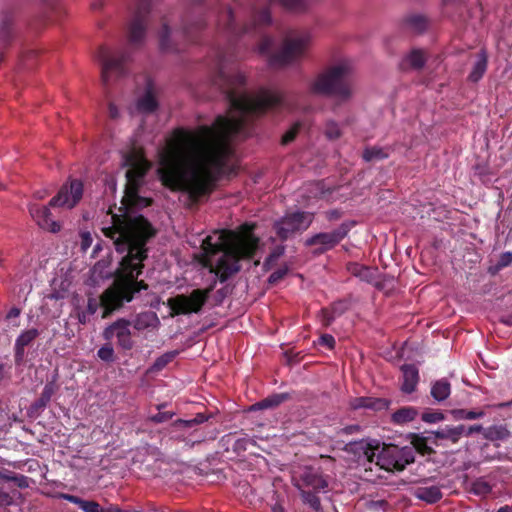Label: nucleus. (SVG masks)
I'll use <instances>...</instances> for the list:
<instances>
[{"instance_id": "c85d7f7f", "label": "nucleus", "mask_w": 512, "mask_h": 512, "mask_svg": "<svg viewBox=\"0 0 512 512\" xmlns=\"http://www.w3.org/2000/svg\"><path fill=\"white\" fill-rule=\"evenodd\" d=\"M488 66V56L485 50H481L477 54V61L473 65L471 72L468 75V80L477 83L485 74Z\"/></svg>"}, {"instance_id": "473e14b6", "label": "nucleus", "mask_w": 512, "mask_h": 512, "mask_svg": "<svg viewBox=\"0 0 512 512\" xmlns=\"http://www.w3.org/2000/svg\"><path fill=\"white\" fill-rule=\"evenodd\" d=\"M63 499L78 505L81 510L84 512H101V506L98 502L93 500H84L78 496L72 494H63Z\"/></svg>"}, {"instance_id": "7c9ffc66", "label": "nucleus", "mask_w": 512, "mask_h": 512, "mask_svg": "<svg viewBox=\"0 0 512 512\" xmlns=\"http://www.w3.org/2000/svg\"><path fill=\"white\" fill-rule=\"evenodd\" d=\"M159 46L165 52H180L182 50L171 39V30L166 22H163L162 28L159 32Z\"/></svg>"}, {"instance_id": "7ed1b4c3", "label": "nucleus", "mask_w": 512, "mask_h": 512, "mask_svg": "<svg viewBox=\"0 0 512 512\" xmlns=\"http://www.w3.org/2000/svg\"><path fill=\"white\" fill-rule=\"evenodd\" d=\"M255 228V223L245 222L238 230L228 233V247L224 249L216 265H210V272L214 273L221 283L240 271L241 260H250L256 255L260 240L254 234Z\"/></svg>"}, {"instance_id": "412c9836", "label": "nucleus", "mask_w": 512, "mask_h": 512, "mask_svg": "<svg viewBox=\"0 0 512 512\" xmlns=\"http://www.w3.org/2000/svg\"><path fill=\"white\" fill-rule=\"evenodd\" d=\"M231 230H222L217 236V240L213 241L212 236H207L203 239L201 248L206 256H212L219 252H223L228 247V233Z\"/></svg>"}, {"instance_id": "39448f33", "label": "nucleus", "mask_w": 512, "mask_h": 512, "mask_svg": "<svg viewBox=\"0 0 512 512\" xmlns=\"http://www.w3.org/2000/svg\"><path fill=\"white\" fill-rule=\"evenodd\" d=\"M82 196L83 183L78 179H73L60 188L58 193L49 201L48 206L33 204L30 206L29 212L41 229L57 233L61 230V224L51 219L49 207H65L72 209L78 204Z\"/></svg>"}, {"instance_id": "338daca9", "label": "nucleus", "mask_w": 512, "mask_h": 512, "mask_svg": "<svg viewBox=\"0 0 512 512\" xmlns=\"http://www.w3.org/2000/svg\"><path fill=\"white\" fill-rule=\"evenodd\" d=\"M361 429V427L359 425H348L346 427H344L341 432L343 434H347V435H350V434H354V433H357L359 432Z\"/></svg>"}, {"instance_id": "052dcab7", "label": "nucleus", "mask_w": 512, "mask_h": 512, "mask_svg": "<svg viewBox=\"0 0 512 512\" xmlns=\"http://www.w3.org/2000/svg\"><path fill=\"white\" fill-rule=\"evenodd\" d=\"M483 430V426L480 424H475L468 427L464 425L463 436L469 437L475 433H480Z\"/></svg>"}, {"instance_id": "c03bdc74", "label": "nucleus", "mask_w": 512, "mask_h": 512, "mask_svg": "<svg viewBox=\"0 0 512 512\" xmlns=\"http://www.w3.org/2000/svg\"><path fill=\"white\" fill-rule=\"evenodd\" d=\"M509 436V431L503 426H491L484 430V437L487 440H503Z\"/></svg>"}, {"instance_id": "ea45409f", "label": "nucleus", "mask_w": 512, "mask_h": 512, "mask_svg": "<svg viewBox=\"0 0 512 512\" xmlns=\"http://www.w3.org/2000/svg\"><path fill=\"white\" fill-rule=\"evenodd\" d=\"M137 107L141 112L145 113H152L157 109V100L150 90H147L144 96L138 100Z\"/></svg>"}, {"instance_id": "423d86ee", "label": "nucleus", "mask_w": 512, "mask_h": 512, "mask_svg": "<svg viewBox=\"0 0 512 512\" xmlns=\"http://www.w3.org/2000/svg\"><path fill=\"white\" fill-rule=\"evenodd\" d=\"M82 196L83 183L78 179H73L60 188L58 193L49 201L48 206L33 204L30 206L29 212L41 229L57 233L61 230V224L51 219L49 207H65L72 209L78 204Z\"/></svg>"}, {"instance_id": "f8f14e48", "label": "nucleus", "mask_w": 512, "mask_h": 512, "mask_svg": "<svg viewBox=\"0 0 512 512\" xmlns=\"http://www.w3.org/2000/svg\"><path fill=\"white\" fill-rule=\"evenodd\" d=\"M414 462V451L412 448L397 445H384L377 454L376 464L388 472L403 471L407 465Z\"/></svg>"}, {"instance_id": "69168bd1", "label": "nucleus", "mask_w": 512, "mask_h": 512, "mask_svg": "<svg viewBox=\"0 0 512 512\" xmlns=\"http://www.w3.org/2000/svg\"><path fill=\"white\" fill-rule=\"evenodd\" d=\"M285 354H286V356L288 358V362L290 364L298 363L300 361V359H301L299 352L294 353L292 351H287Z\"/></svg>"}, {"instance_id": "393cba45", "label": "nucleus", "mask_w": 512, "mask_h": 512, "mask_svg": "<svg viewBox=\"0 0 512 512\" xmlns=\"http://www.w3.org/2000/svg\"><path fill=\"white\" fill-rule=\"evenodd\" d=\"M464 425L460 424L457 426L445 425L438 430H436L434 434V440L431 443L436 444L437 439L447 440L452 444H456L463 437Z\"/></svg>"}, {"instance_id": "a878e982", "label": "nucleus", "mask_w": 512, "mask_h": 512, "mask_svg": "<svg viewBox=\"0 0 512 512\" xmlns=\"http://www.w3.org/2000/svg\"><path fill=\"white\" fill-rule=\"evenodd\" d=\"M13 22L12 12L4 11L0 14V45L3 47H7L13 39Z\"/></svg>"}, {"instance_id": "6e6552de", "label": "nucleus", "mask_w": 512, "mask_h": 512, "mask_svg": "<svg viewBox=\"0 0 512 512\" xmlns=\"http://www.w3.org/2000/svg\"><path fill=\"white\" fill-rule=\"evenodd\" d=\"M310 36L308 33H298L287 36L281 49L276 53H271L274 46V39L269 36H263L258 50L259 53L269 56V65L273 67H283L300 60L309 45Z\"/></svg>"}, {"instance_id": "3c124183", "label": "nucleus", "mask_w": 512, "mask_h": 512, "mask_svg": "<svg viewBox=\"0 0 512 512\" xmlns=\"http://www.w3.org/2000/svg\"><path fill=\"white\" fill-rule=\"evenodd\" d=\"M249 445H255V441L252 439H249L247 437L239 438V439L234 440V442L232 444V450L235 453L240 454V453L246 451L248 449Z\"/></svg>"}, {"instance_id": "f257e3e1", "label": "nucleus", "mask_w": 512, "mask_h": 512, "mask_svg": "<svg viewBox=\"0 0 512 512\" xmlns=\"http://www.w3.org/2000/svg\"><path fill=\"white\" fill-rule=\"evenodd\" d=\"M230 52L218 53V70L212 85L228 102L231 115H218L212 125L196 129L179 127L160 152L158 176L173 192H185L193 203L211 194L231 153L233 136L246 135L253 118L281 108L292 110L284 93L260 88L256 95L246 92V77L237 71L227 74L223 64Z\"/></svg>"}, {"instance_id": "49530a36", "label": "nucleus", "mask_w": 512, "mask_h": 512, "mask_svg": "<svg viewBox=\"0 0 512 512\" xmlns=\"http://www.w3.org/2000/svg\"><path fill=\"white\" fill-rule=\"evenodd\" d=\"M324 134L329 140H337L342 136V131L336 121L328 120L325 124Z\"/></svg>"}, {"instance_id": "5701e85b", "label": "nucleus", "mask_w": 512, "mask_h": 512, "mask_svg": "<svg viewBox=\"0 0 512 512\" xmlns=\"http://www.w3.org/2000/svg\"><path fill=\"white\" fill-rule=\"evenodd\" d=\"M390 401L385 398L377 397H357L351 402L353 409H369L372 411H382L388 409Z\"/></svg>"}, {"instance_id": "a18cd8bd", "label": "nucleus", "mask_w": 512, "mask_h": 512, "mask_svg": "<svg viewBox=\"0 0 512 512\" xmlns=\"http://www.w3.org/2000/svg\"><path fill=\"white\" fill-rule=\"evenodd\" d=\"M405 23L412 30L420 33L427 28V19L422 15H411L405 19Z\"/></svg>"}, {"instance_id": "4d7b16f0", "label": "nucleus", "mask_w": 512, "mask_h": 512, "mask_svg": "<svg viewBox=\"0 0 512 512\" xmlns=\"http://www.w3.org/2000/svg\"><path fill=\"white\" fill-rule=\"evenodd\" d=\"M512 264V252H504L500 255L499 260L495 266L497 270H501Z\"/></svg>"}, {"instance_id": "603ef678", "label": "nucleus", "mask_w": 512, "mask_h": 512, "mask_svg": "<svg viewBox=\"0 0 512 512\" xmlns=\"http://www.w3.org/2000/svg\"><path fill=\"white\" fill-rule=\"evenodd\" d=\"M444 418L443 413L436 410H427L421 415L422 421L426 423H437L444 420Z\"/></svg>"}, {"instance_id": "72a5a7b5", "label": "nucleus", "mask_w": 512, "mask_h": 512, "mask_svg": "<svg viewBox=\"0 0 512 512\" xmlns=\"http://www.w3.org/2000/svg\"><path fill=\"white\" fill-rule=\"evenodd\" d=\"M417 415L418 411L415 407L406 406L395 411L391 416V420L394 424L401 425L414 420Z\"/></svg>"}, {"instance_id": "bb28decb", "label": "nucleus", "mask_w": 512, "mask_h": 512, "mask_svg": "<svg viewBox=\"0 0 512 512\" xmlns=\"http://www.w3.org/2000/svg\"><path fill=\"white\" fill-rule=\"evenodd\" d=\"M291 398L289 393H275L272 394L265 399L253 404L250 407L251 411L263 410L268 408H275L282 404L283 402L289 400Z\"/></svg>"}, {"instance_id": "f03ea898", "label": "nucleus", "mask_w": 512, "mask_h": 512, "mask_svg": "<svg viewBox=\"0 0 512 512\" xmlns=\"http://www.w3.org/2000/svg\"><path fill=\"white\" fill-rule=\"evenodd\" d=\"M127 183L122 199V214L112 215V225L104 227L105 237L113 240L115 250L125 254L116 272L114 283L100 297L103 308L102 318L120 309L124 303L131 302L138 293L149 288L144 280H138L144 269V261L148 258V242L156 234V228L151 222L135 211L148 207L152 199L139 195V189L150 169V163L142 150L133 148L124 157Z\"/></svg>"}, {"instance_id": "9d476101", "label": "nucleus", "mask_w": 512, "mask_h": 512, "mask_svg": "<svg viewBox=\"0 0 512 512\" xmlns=\"http://www.w3.org/2000/svg\"><path fill=\"white\" fill-rule=\"evenodd\" d=\"M216 286L214 280L209 287L205 289H194L188 295L178 294L167 300V306L171 310L172 317L179 315L198 314L202 311L204 305L208 301L212 291Z\"/></svg>"}, {"instance_id": "9b49d317", "label": "nucleus", "mask_w": 512, "mask_h": 512, "mask_svg": "<svg viewBox=\"0 0 512 512\" xmlns=\"http://www.w3.org/2000/svg\"><path fill=\"white\" fill-rule=\"evenodd\" d=\"M151 0H135V11L127 27V40L130 47L144 44L149 23Z\"/></svg>"}, {"instance_id": "c9c22d12", "label": "nucleus", "mask_w": 512, "mask_h": 512, "mask_svg": "<svg viewBox=\"0 0 512 512\" xmlns=\"http://www.w3.org/2000/svg\"><path fill=\"white\" fill-rule=\"evenodd\" d=\"M304 505L308 506L314 512H321L322 505L319 497L323 491H299Z\"/></svg>"}, {"instance_id": "b1692460", "label": "nucleus", "mask_w": 512, "mask_h": 512, "mask_svg": "<svg viewBox=\"0 0 512 512\" xmlns=\"http://www.w3.org/2000/svg\"><path fill=\"white\" fill-rule=\"evenodd\" d=\"M131 325L137 331L156 329L160 325V320L155 312L145 311L137 314L131 321Z\"/></svg>"}, {"instance_id": "13d9d810", "label": "nucleus", "mask_w": 512, "mask_h": 512, "mask_svg": "<svg viewBox=\"0 0 512 512\" xmlns=\"http://www.w3.org/2000/svg\"><path fill=\"white\" fill-rule=\"evenodd\" d=\"M319 345L327 347L328 349L332 350L335 347L336 341L335 338L330 334H323L320 336Z\"/></svg>"}, {"instance_id": "0eeeda50", "label": "nucleus", "mask_w": 512, "mask_h": 512, "mask_svg": "<svg viewBox=\"0 0 512 512\" xmlns=\"http://www.w3.org/2000/svg\"><path fill=\"white\" fill-rule=\"evenodd\" d=\"M351 68L347 63H340L320 73L310 84V92L317 95L335 96L340 101H348L352 96L349 80Z\"/></svg>"}, {"instance_id": "6e6d98bb", "label": "nucleus", "mask_w": 512, "mask_h": 512, "mask_svg": "<svg viewBox=\"0 0 512 512\" xmlns=\"http://www.w3.org/2000/svg\"><path fill=\"white\" fill-rule=\"evenodd\" d=\"M21 315V309L18 307H12L6 314L5 320L12 324L14 327L19 326V322L16 321Z\"/></svg>"}, {"instance_id": "f704fd0d", "label": "nucleus", "mask_w": 512, "mask_h": 512, "mask_svg": "<svg viewBox=\"0 0 512 512\" xmlns=\"http://www.w3.org/2000/svg\"><path fill=\"white\" fill-rule=\"evenodd\" d=\"M430 393L436 401H444L451 393V385L446 379L437 380L433 383Z\"/></svg>"}, {"instance_id": "6ab92c4d", "label": "nucleus", "mask_w": 512, "mask_h": 512, "mask_svg": "<svg viewBox=\"0 0 512 512\" xmlns=\"http://www.w3.org/2000/svg\"><path fill=\"white\" fill-rule=\"evenodd\" d=\"M39 335L40 332L38 329L30 328L22 331L16 338L14 344V359L16 364L23 362L25 357V348L32 345Z\"/></svg>"}, {"instance_id": "dca6fc26", "label": "nucleus", "mask_w": 512, "mask_h": 512, "mask_svg": "<svg viewBox=\"0 0 512 512\" xmlns=\"http://www.w3.org/2000/svg\"><path fill=\"white\" fill-rule=\"evenodd\" d=\"M130 326L131 321L119 318L104 329L103 338L107 341L116 338L117 346L122 350L129 351L135 345Z\"/></svg>"}, {"instance_id": "bf43d9fd", "label": "nucleus", "mask_w": 512, "mask_h": 512, "mask_svg": "<svg viewBox=\"0 0 512 512\" xmlns=\"http://www.w3.org/2000/svg\"><path fill=\"white\" fill-rule=\"evenodd\" d=\"M174 413L173 412H161L159 411L158 413H156L155 415H152L150 417V420L154 423H164L168 420H170L172 417H173Z\"/></svg>"}, {"instance_id": "58836bf2", "label": "nucleus", "mask_w": 512, "mask_h": 512, "mask_svg": "<svg viewBox=\"0 0 512 512\" xmlns=\"http://www.w3.org/2000/svg\"><path fill=\"white\" fill-rule=\"evenodd\" d=\"M347 270L352 275L360 278L363 281L370 282L372 280V270L367 266L356 262H350L347 264Z\"/></svg>"}, {"instance_id": "680f3d73", "label": "nucleus", "mask_w": 512, "mask_h": 512, "mask_svg": "<svg viewBox=\"0 0 512 512\" xmlns=\"http://www.w3.org/2000/svg\"><path fill=\"white\" fill-rule=\"evenodd\" d=\"M321 313L323 315V322L325 326H329L336 318V316L329 310V308H323Z\"/></svg>"}, {"instance_id": "09e8293b", "label": "nucleus", "mask_w": 512, "mask_h": 512, "mask_svg": "<svg viewBox=\"0 0 512 512\" xmlns=\"http://www.w3.org/2000/svg\"><path fill=\"white\" fill-rule=\"evenodd\" d=\"M301 129V123L296 122L294 123L282 136L281 144L287 145L295 140L297 134L299 133Z\"/></svg>"}, {"instance_id": "2f4dec72", "label": "nucleus", "mask_w": 512, "mask_h": 512, "mask_svg": "<svg viewBox=\"0 0 512 512\" xmlns=\"http://www.w3.org/2000/svg\"><path fill=\"white\" fill-rule=\"evenodd\" d=\"M415 495L418 499L430 504L438 502L443 496L438 486L419 487Z\"/></svg>"}, {"instance_id": "e2e57ef3", "label": "nucleus", "mask_w": 512, "mask_h": 512, "mask_svg": "<svg viewBox=\"0 0 512 512\" xmlns=\"http://www.w3.org/2000/svg\"><path fill=\"white\" fill-rule=\"evenodd\" d=\"M13 503V498L9 493L0 489V506L7 507Z\"/></svg>"}, {"instance_id": "1a4fd4ad", "label": "nucleus", "mask_w": 512, "mask_h": 512, "mask_svg": "<svg viewBox=\"0 0 512 512\" xmlns=\"http://www.w3.org/2000/svg\"><path fill=\"white\" fill-rule=\"evenodd\" d=\"M96 57L101 64V80L104 86L108 85L113 76L119 78L127 74V67L131 61L128 49L110 50L100 46Z\"/></svg>"}, {"instance_id": "ddd939ff", "label": "nucleus", "mask_w": 512, "mask_h": 512, "mask_svg": "<svg viewBox=\"0 0 512 512\" xmlns=\"http://www.w3.org/2000/svg\"><path fill=\"white\" fill-rule=\"evenodd\" d=\"M314 215L310 212L297 211L286 214L275 221L273 230L281 241H286L297 233L306 231L313 222Z\"/></svg>"}, {"instance_id": "37998d69", "label": "nucleus", "mask_w": 512, "mask_h": 512, "mask_svg": "<svg viewBox=\"0 0 512 512\" xmlns=\"http://www.w3.org/2000/svg\"><path fill=\"white\" fill-rule=\"evenodd\" d=\"M178 351H169L159 356L151 366V371L158 372L164 369L170 362H172L175 357L178 355Z\"/></svg>"}, {"instance_id": "a19ab883", "label": "nucleus", "mask_w": 512, "mask_h": 512, "mask_svg": "<svg viewBox=\"0 0 512 512\" xmlns=\"http://www.w3.org/2000/svg\"><path fill=\"white\" fill-rule=\"evenodd\" d=\"M405 62L409 64L412 69L420 70L426 63V56L420 49H413L406 57Z\"/></svg>"}, {"instance_id": "e433bc0d", "label": "nucleus", "mask_w": 512, "mask_h": 512, "mask_svg": "<svg viewBox=\"0 0 512 512\" xmlns=\"http://www.w3.org/2000/svg\"><path fill=\"white\" fill-rule=\"evenodd\" d=\"M211 416V414L197 413L195 417L192 419H177L176 421L173 422L172 425L175 428L186 430L208 421L211 418Z\"/></svg>"}, {"instance_id": "4468645a", "label": "nucleus", "mask_w": 512, "mask_h": 512, "mask_svg": "<svg viewBox=\"0 0 512 512\" xmlns=\"http://www.w3.org/2000/svg\"><path fill=\"white\" fill-rule=\"evenodd\" d=\"M354 226V221H345L331 232H320L307 238L304 245L306 247L317 246L313 253L315 255H321L336 247L344 238L347 237Z\"/></svg>"}, {"instance_id": "5fc2aeb1", "label": "nucleus", "mask_w": 512, "mask_h": 512, "mask_svg": "<svg viewBox=\"0 0 512 512\" xmlns=\"http://www.w3.org/2000/svg\"><path fill=\"white\" fill-rule=\"evenodd\" d=\"M287 273H288L287 266L278 268L277 270H275L274 272H272L270 274V276L268 277V283L271 285L277 284L279 281L284 279V277L287 275Z\"/></svg>"}, {"instance_id": "cd10ccee", "label": "nucleus", "mask_w": 512, "mask_h": 512, "mask_svg": "<svg viewBox=\"0 0 512 512\" xmlns=\"http://www.w3.org/2000/svg\"><path fill=\"white\" fill-rule=\"evenodd\" d=\"M291 398L289 393H275L272 394L265 399L253 404L250 407L251 411L263 410L268 408H275L282 404L283 402L289 400Z\"/></svg>"}, {"instance_id": "774afa93", "label": "nucleus", "mask_w": 512, "mask_h": 512, "mask_svg": "<svg viewBox=\"0 0 512 512\" xmlns=\"http://www.w3.org/2000/svg\"><path fill=\"white\" fill-rule=\"evenodd\" d=\"M341 217V212L337 209H334V210H330V211H327L326 212V218L329 220V221H334V220H337Z\"/></svg>"}, {"instance_id": "20e7f679", "label": "nucleus", "mask_w": 512, "mask_h": 512, "mask_svg": "<svg viewBox=\"0 0 512 512\" xmlns=\"http://www.w3.org/2000/svg\"><path fill=\"white\" fill-rule=\"evenodd\" d=\"M279 3L283 8L292 12H303L308 7V0H257L250 11V22L242 27L235 23L231 7L226 6L217 11V26L226 33L229 45H234L241 35L255 32L258 28L271 23L269 5Z\"/></svg>"}, {"instance_id": "c756f323", "label": "nucleus", "mask_w": 512, "mask_h": 512, "mask_svg": "<svg viewBox=\"0 0 512 512\" xmlns=\"http://www.w3.org/2000/svg\"><path fill=\"white\" fill-rule=\"evenodd\" d=\"M412 449L422 456H430L435 454V450L429 445L431 437H425L420 434L413 433L410 435Z\"/></svg>"}, {"instance_id": "864d4df0", "label": "nucleus", "mask_w": 512, "mask_h": 512, "mask_svg": "<svg viewBox=\"0 0 512 512\" xmlns=\"http://www.w3.org/2000/svg\"><path fill=\"white\" fill-rule=\"evenodd\" d=\"M350 308L347 300H339L331 304L329 310L336 316H341Z\"/></svg>"}, {"instance_id": "a211bd4d", "label": "nucleus", "mask_w": 512, "mask_h": 512, "mask_svg": "<svg viewBox=\"0 0 512 512\" xmlns=\"http://www.w3.org/2000/svg\"><path fill=\"white\" fill-rule=\"evenodd\" d=\"M58 389L59 386L56 382V377H54L45 384L40 397L30 405L27 410L28 416L32 418L39 417L48 406Z\"/></svg>"}, {"instance_id": "de8ad7c7", "label": "nucleus", "mask_w": 512, "mask_h": 512, "mask_svg": "<svg viewBox=\"0 0 512 512\" xmlns=\"http://www.w3.org/2000/svg\"><path fill=\"white\" fill-rule=\"evenodd\" d=\"M471 491L478 496H486L491 493L492 486L482 478L475 480L472 483Z\"/></svg>"}, {"instance_id": "79ce46f5", "label": "nucleus", "mask_w": 512, "mask_h": 512, "mask_svg": "<svg viewBox=\"0 0 512 512\" xmlns=\"http://www.w3.org/2000/svg\"><path fill=\"white\" fill-rule=\"evenodd\" d=\"M450 413L455 420H474L485 416V412L482 410L453 409Z\"/></svg>"}, {"instance_id": "f3484780", "label": "nucleus", "mask_w": 512, "mask_h": 512, "mask_svg": "<svg viewBox=\"0 0 512 512\" xmlns=\"http://www.w3.org/2000/svg\"><path fill=\"white\" fill-rule=\"evenodd\" d=\"M379 449L380 444L377 440L361 439L347 443L344 446L343 451L348 455H351L354 461L366 464L374 461L376 452L379 451Z\"/></svg>"}, {"instance_id": "aec40b11", "label": "nucleus", "mask_w": 512, "mask_h": 512, "mask_svg": "<svg viewBox=\"0 0 512 512\" xmlns=\"http://www.w3.org/2000/svg\"><path fill=\"white\" fill-rule=\"evenodd\" d=\"M206 27V21L202 16L194 19L191 15H186L183 20L182 34L189 42H197L200 33Z\"/></svg>"}, {"instance_id": "4be33fe9", "label": "nucleus", "mask_w": 512, "mask_h": 512, "mask_svg": "<svg viewBox=\"0 0 512 512\" xmlns=\"http://www.w3.org/2000/svg\"><path fill=\"white\" fill-rule=\"evenodd\" d=\"M402 384L401 390L406 394H411L416 390L419 382V370L414 364H404L401 366Z\"/></svg>"}, {"instance_id": "8fccbe9b", "label": "nucleus", "mask_w": 512, "mask_h": 512, "mask_svg": "<svg viewBox=\"0 0 512 512\" xmlns=\"http://www.w3.org/2000/svg\"><path fill=\"white\" fill-rule=\"evenodd\" d=\"M97 356L105 362H113L115 360L114 357V349L110 343L104 344L98 351Z\"/></svg>"}, {"instance_id": "0e129e2a", "label": "nucleus", "mask_w": 512, "mask_h": 512, "mask_svg": "<svg viewBox=\"0 0 512 512\" xmlns=\"http://www.w3.org/2000/svg\"><path fill=\"white\" fill-rule=\"evenodd\" d=\"M3 478L7 479V480H12L14 482L17 483V485L20 487V488H25L28 486V483H27V477L21 475V476H15V477H6V476H2Z\"/></svg>"}, {"instance_id": "4c0bfd02", "label": "nucleus", "mask_w": 512, "mask_h": 512, "mask_svg": "<svg viewBox=\"0 0 512 512\" xmlns=\"http://www.w3.org/2000/svg\"><path fill=\"white\" fill-rule=\"evenodd\" d=\"M388 157L389 153L386 149L378 146L366 147L362 153V158L365 162L380 161Z\"/></svg>"}, {"instance_id": "2eb2a0df", "label": "nucleus", "mask_w": 512, "mask_h": 512, "mask_svg": "<svg viewBox=\"0 0 512 512\" xmlns=\"http://www.w3.org/2000/svg\"><path fill=\"white\" fill-rule=\"evenodd\" d=\"M293 484L299 491L327 492L328 481L320 469L305 467L293 476Z\"/></svg>"}]
</instances>
